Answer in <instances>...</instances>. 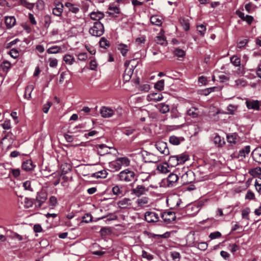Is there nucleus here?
Instances as JSON below:
<instances>
[{"instance_id": "obj_8", "label": "nucleus", "mask_w": 261, "mask_h": 261, "mask_svg": "<svg viewBox=\"0 0 261 261\" xmlns=\"http://www.w3.org/2000/svg\"><path fill=\"white\" fill-rule=\"evenodd\" d=\"M100 113L102 117L107 118L113 116L115 114V111L111 108L103 106L100 108Z\"/></svg>"}, {"instance_id": "obj_39", "label": "nucleus", "mask_w": 261, "mask_h": 261, "mask_svg": "<svg viewBox=\"0 0 261 261\" xmlns=\"http://www.w3.org/2000/svg\"><path fill=\"white\" fill-rule=\"evenodd\" d=\"M34 89L33 85L28 86L25 89L24 96L25 98L30 99L31 97V93Z\"/></svg>"}, {"instance_id": "obj_43", "label": "nucleus", "mask_w": 261, "mask_h": 261, "mask_svg": "<svg viewBox=\"0 0 261 261\" xmlns=\"http://www.w3.org/2000/svg\"><path fill=\"white\" fill-rule=\"evenodd\" d=\"M24 206L27 208H30L35 203L34 200L31 198L25 197L23 199Z\"/></svg>"}, {"instance_id": "obj_47", "label": "nucleus", "mask_w": 261, "mask_h": 261, "mask_svg": "<svg viewBox=\"0 0 261 261\" xmlns=\"http://www.w3.org/2000/svg\"><path fill=\"white\" fill-rule=\"evenodd\" d=\"M138 177L140 180L143 182H144L145 181L148 180L151 176L148 173L142 172L138 175Z\"/></svg>"}, {"instance_id": "obj_55", "label": "nucleus", "mask_w": 261, "mask_h": 261, "mask_svg": "<svg viewBox=\"0 0 261 261\" xmlns=\"http://www.w3.org/2000/svg\"><path fill=\"white\" fill-rule=\"evenodd\" d=\"M44 26L45 28H48L51 22V19L50 16L46 15L44 17Z\"/></svg>"}, {"instance_id": "obj_13", "label": "nucleus", "mask_w": 261, "mask_h": 261, "mask_svg": "<svg viewBox=\"0 0 261 261\" xmlns=\"http://www.w3.org/2000/svg\"><path fill=\"white\" fill-rule=\"evenodd\" d=\"M35 165L33 164V162L31 160H27L22 163L21 168L25 171H31L34 170Z\"/></svg>"}, {"instance_id": "obj_63", "label": "nucleus", "mask_w": 261, "mask_h": 261, "mask_svg": "<svg viewBox=\"0 0 261 261\" xmlns=\"http://www.w3.org/2000/svg\"><path fill=\"white\" fill-rule=\"evenodd\" d=\"M23 187L24 189L26 190L32 191V188L31 187V181L29 180L25 181L23 183Z\"/></svg>"}, {"instance_id": "obj_4", "label": "nucleus", "mask_w": 261, "mask_h": 261, "mask_svg": "<svg viewBox=\"0 0 261 261\" xmlns=\"http://www.w3.org/2000/svg\"><path fill=\"white\" fill-rule=\"evenodd\" d=\"M161 217L164 222L167 224L171 223L176 219L175 213L171 211L161 213Z\"/></svg>"}, {"instance_id": "obj_7", "label": "nucleus", "mask_w": 261, "mask_h": 261, "mask_svg": "<svg viewBox=\"0 0 261 261\" xmlns=\"http://www.w3.org/2000/svg\"><path fill=\"white\" fill-rule=\"evenodd\" d=\"M148 191V188L143 185H137L131 190V193L139 197Z\"/></svg>"}, {"instance_id": "obj_34", "label": "nucleus", "mask_w": 261, "mask_h": 261, "mask_svg": "<svg viewBox=\"0 0 261 261\" xmlns=\"http://www.w3.org/2000/svg\"><path fill=\"white\" fill-rule=\"evenodd\" d=\"M179 21L183 29L185 31H187L190 29V23L189 19L185 18H180Z\"/></svg>"}, {"instance_id": "obj_21", "label": "nucleus", "mask_w": 261, "mask_h": 261, "mask_svg": "<svg viewBox=\"0 0 261 261\" xmlns=\"http://www.w3.org/2000/svg\"><path fill=\"white\" fill-rule=\"evenodd\" d=\"M90 18L91 19L93 20H96V21H99V20L102 19L105 15L103 13L100 12H92L90 13Z\"/></svg>"}, {"instance_id": "obj_52", "label": "nucleus", "mask_w": 261, "mask_h": 261, "mask_svg": "<svg viewBox=\"0 0 261 261\" xmlns=\"http://www.w3.org/2000/svg\"><path fill=\"white\" fill-rule=\"evenodd\" d=\"M142 256L143 258H146L148 260H151L153 259V255L145 250L142 251Z\"/></svg>"}, {"instance_id": "obj_19", "label": "nucleus", "mask_w": 261, "mask_h": 261, "mask_svg": "<svg viewBox=\"0 0 261 261\" xmlns=\"http://www.w3.org/2000/svg\"><path fill=\"white\" fill-rule=\"evenodd\" d=\"M5 24L7 29L12 28L16 23V19L14 16H6L5 20Z\"/></svg>"}, {"instance_id": "obj_33", "label": "nucleus", "mask_w": 261, "mask_h": 261, "mask_svg": "<svg viewBox=\"0 0 261 261\" xmlns=\"http://www.w3.org/2000/svg\"><path fill=\"white\" fill-rule=\"evenodd\" d=\"M214 143L218 147H222L225 144V141L224 140V139L221 138V137L220 136L216 135L214 138Z\"/></svg>"}, {"instance_id": "obj_48", "label": "nucleus", "mask_w": 261, "mask_h": 261, "mask_svg": "<svg viewBox=\"0 0 261 261\" xmlns=\"http://www.w3.org/2000/svg\"><path fill=\"white\" fill-rule=\"evenodd\" d=\"M164 88V80H161L158 81L154 85V88L159 91H162Z\"/></svg>"}, {"instance_id": "obj_50", "label": "nucleus", "mask_w": 261, "mask_h": 261, "mask_svg": "<svg viewBox=\"0 0 261 261\" xmlns=\"http://www.w3.org/2000/svg\"><path fill=\"white\" fill-rule=\"evenodd\" d=\"M61 47L58 46H54L47 50V53L50 54H57L60 52Z\"/></svg>"}, {"instance_id": "obj_28", "label": "nucleus", "mask_w": 261, "mask_h": 261, "mask_svg": "<svg viewBox=\"0 0 261 261\" xmlns=\"http://www.w3.org/2000/svg\"><path fill=\"white\" fill-rule=\"evenodd\" d=\"M169 167V166L167 163L160 164L158 165L157 170L162 173H167L170 171L168 169Z\"/></svg>"}, {"instance_id": "obj_60", "label": "nucleus", "mask_w": 261, "mask_h": 261, "mask_svg": "<svg viewBox=\"0 0 261 261\" xmlns=\"http://www.w3.org/2000/svg\"><path fill=\"white\" fill-rule=\"evenodd\" d=\"M10 55L12 58L16 59L19 56V52L17 49L12 48L10 51Z\"/></svg>"}, {"instance_id": "obj_64", "label": "nucleus", "mask_w": 261, "mask_h": 261, "mask_svg": "<svg viewBox=\"0 0 261 261\" xmlns=\"http://www.w3.org/2000/svg\"><path fill=\"white\" fill-rule=\"evenodd\" d=\"M49 205L52 206H56V205L57 203V198L55 196H51L49 198Z\"/></svg>"}, {"instance_id": "obj_36", "label": "nucleus", "mask_w": 261, "mask_h": 261, "mask_svg": "<svg viewBox=\"0 0 261 261\" xmlns=\"http://www.w3.org/2000/svg\"><path fill=\"white\" fill-rule=\"evenodd\" d=\"M250 151V146L249 145L246 146L244 148L241 149L239 152V156L245 158Z\"/></svg>"}, {"instance_id": "obj_10", "label": "nucleus", "mask_w": 261, "mask_h": 261, "mask_svg": "<svg viewBox=\"0 0 261 261\" xmlns=\"http://www.w3.org/2000/svg\"><path fill=\"white\" fill-rule=\"evenodd\" d=\"M95 148L99 155H105L110 153L109 150L111 148L108 147L105 144H99L96 145Z\"/></svg>"}, {"instance_id": "obj_56", "label": "nucleus", "mask_w": 261, "mask_h": 261, "mask_svg": "<svg viewBox=\"0 0 261 261\" xmlns=\"http://www.w3.org/2000/svg\"><path fill=\"white\" fill-rule=\"evenodd\" d=\"M110 14H115L119 13V9L116 6H110L109 8Z\"/></svg>"}, {"instance_id": "obj_31", "label": "nucleus", "mask_w": 261, "mask_h": 261, "mask_svg": "<svg viewBox=\"0 0 261 261\" xmlns=\"http://www.w3.org/2000/svg\"><path fill=\"white\" fill-rule=\"evenodd\" d=\"M63 60L65 62L66 64L71 65L75 62L74 58L70 54H66L63 57Z\"/></svg>"}, {"instance_id": "obj_5", "label": "nucleus", "mask_w": 261, "mask_h": 261, "mask_svg": "<svg viewBox=\"0 0 261 261\" xmlns=\"http://www.w3.org/2000/svg\"><path fill=\"white\" fill-rule=\"evenodd\" d=\"M156 148L162 154L168 155L170 153L167 143L163 141H157L155 144Z\"/></svg>"}, {"instance_id": "obj_51", "label": "nucleus", "mask_w": 261, "mask_h": 261, "mask_svg": "<svg viewBox=\"0 0 261 261\" xmlns=\"http://www.w3.org/2000/svg\"><path fill=\"white\" fill-rule=\"evenodd\" d=\"M197 31L199 32L200 34L203 36L206 31V26L203 24L197 25Z\"/></svg>"}, {"instance_id": "obj_14", "label": "nucleus", "mask_w": 261, "mask_h": 261, "mask_svg": "<svg viewBox=\"0 0 261 261\" xmlns=\"http://www.w3.org/2000/svg\"><path fill=\"white\" fill-rule=\"evenodd\" d=\"M163 98V96L161 93H152L147 96L146 99L148 101L157 102L161 101Z\"/></svg>"}, {"instance_id": "obj_35", "label": "nucleus", "mask_w": 261, "mask_h": 261, "mask_svg": "<svg viewBox=\"0 0 261 261\" xmlns=\"http://www.w3.org/2000/svg\"><path fill=\"white\" fill-rule=\"evenodd\" d=\"M167 163L169 166L171 167H175L176 166L179 165L177 158L176 155L170 156Z\"/></svg>"}, {"instance_id": "obj_22", "label": "nucleus", "mask_w": 261, "mask_h": 261, "mask_svg": "<svg viewBox=\"0 0 261 261\" xmlns=\"http://www.w3.org/2000/svg\"><path fill=\"white\" fill-rule=\"evenodd\" d=\"M109 167L112 172L119 170L121 168L117 159L109 163Z\"/></svg>"}, {"instance_id": "obj_9", "label": "nucleus", "mask_w": 261, "mask_h": 261, "mask_svg": "<svg viewBox=\"0 0 261 261\" xmlns=\"http://www.w3.org/2000/svg\"><path fill=\"white\" fill-rule=\"evenodd\" d=\"M178 177L177 174L170 173L167 178V186L168 187H173L176 185Z\"/></svg>"}, {"instance_id": "obj_16", "label": "nucleus", "mask_w": 261, "mask_h": 261, "mask_svg": "<svg viewBox=\"0 0 261 261\" xmlns=\"http://www.w3.org/2000/svg\"><path fill=\"white\" fill-rule=\"evenodd\" d=\"M253 159L256 162L261 164V147L256 148L252 152Z\"/></svg>"}, {"instance_id": "obj_17", "label": "nucleus", "mask_w": 261, "mask_h": 261, "mask_svg": "<svg viewBox=\"0 0 261 261\" xmlns=\"http://www.w3.org/2000/svg\"><path fill=\"white\" fill-rule=\"evenodd\" d=\"M47 198V196L44 193L38 194L36 196L35 204L38 207H40L42 204L45 202Z\"/></svg>"}, {"instance_id": "obj_44", "label": "nucleus", "mask_w": 261, "mask_h": 261, "mask_svg": "<svg viewBox=\"0 0 261 261\" xmlns=\"http://www.w3.org/2000/svg\"><path fill=\"white\" fill-rule=\"evenodd\" d=\"M194 246L202 251H205L208 246L207 243L205 242L200 243L196 242L194 244Z\"/></svg>"}, {"instance_id": "obj_54", "label": "nucleus", "mask_w": 261, "mask_h": 261, "mask_svg": "<svg viewBox=\"0 0 261 261\" xmlns=\"http://www.w3.org/2000/svg\"><path fill=\"white\" fill-rule=\"evenodd\" d=\"M174 54L178 57H183L185 56V51L181 49L176 48L174 51Z\"/></svg>"}, {"instance_id": "obj_45", "label": "nucleus", "mask_w": 261, "mask_h": 261, "mask_svg": "<svg viewBox=\"0 0 261 261\" xmlns=\"http://www.w3.org/2000/svg\"><path fill=\"white\" fill-rule=\"evenodd\" d=\"M99 45L101 47L104 48H107L110 46V42L109 41L106 39L105 37L101 38L99 41Z\"/></svg>"}, {"instance_id": "obj_29", "label": "nucleus", "mask_w": 261, "mask_h": 261, "mask_svg": "<svg viewBox=\"0 0 261 261\" xmlns=\"http://www.w3.org/2000/svg\"><path fill=\"white\" fill-rule=\"evenodd\" d=\"M63 5L62 4H58L53 9V14L56 16H60L63 12Z\"/></svg>"}, {"instance_id": "obj_15", "label": "nucleus", "mask_w": 261, "mask_h": 261, "mask_svg": "<svg viewBox=\"0 0 261 261\" xmlns=\"http://www.w3.org/2000/svg\"><path fill=\"white\" fill-rule=\"evenodd\" d=\"M150 199L148 197H142L138 198L136 201L138 207H144L149 206Z\"/></svg>"}, {"instance_id": "obj_58", "label": "nucleus", "mask_w": 261, "mask_h": 261, "mask_svg": "<svg viewBox=\"0 0 261 261\" xmlns=\"http://www.w3.org/2000/svg\"><path fill=\"white\" fill-rule=\"evenodd\" d=\"M237 107L232 105H229L227 107V110L228 111V114L230 115H233L234 112L237 110Z\"/></svg>"}, {"instance_id": "obj_42", "label": "nucleus", "mask_w": 261, "mask_h": 261, "mask_svg": "<svg viewBox=\"0 0 261 261\" xmlns=\"http://www.w3.org/2000/svg\"><path fill=\"white\" fill-rule=\"evenodd\" d=\"M155 41L162 45H166L167 44L165 37L162 35L156 36Z\"/></svg>"}, {"instance_id": "obj_61", "label": "nucleus", "mask_w": 261, "mask_h": 261, "mask_svg": "<svg viewBox=\"0 0 261 261\" xmlns=\"http://www.w3.org/2000/svg\"><path fill=\"white\" fill-rule=\"evenodd\" d=\"M1 66L4 70H8L11 67V64L7 61H4L1 65Z\"/></svg>"}, {"instance_id": "obj_18", "label": "nucleus", "mask_w": 261, "mask_h": 261, "mask_svg": "<svg viewBox=\"0 0 261 261\" xmlns=\"http://www.w3.org/2000/svg\"><path fill=\"white\" fill-rule=\"evenodd\" d=\"M120 208H126L131 205V200L128 198H124L117 202Z\"/></svg>"}, {"instance_id": "obj_32", "label": "nucleus", "mask_w": 261, "mask_h": 261, "mask_svg": "<svg viewBox=\"0 0 261 261\" xmlns=\"http://www.w3.org/2000/svg\"><path fill=\"white\" fill-rule=\"evenodd\" d=\"M65 6L68 8L69 11L75 14L77 13L80 10L77 7L69 2L66 3Z\"/></svg>"}, {"instance_id": "obj_12", "label": "nucleus", "mask_w": 261, "mask_h": 261, "mask_svg": "<svg viewBox=\"0 0 261 261\" xmlns=\"http://www.w3.org/2000/svg\"><path fill=\"white\" fill-rule=\"evenodd\" d=\"M246 107L248 109L258 111L259 110V101L257 100H247Z\"/></svg>"}, {"instance_id": "obj_23", "label": "nucleus", "mask_w": 261, "mask_h": 261, "mask_svg": "<svg viewBox=\"0 0 261 261\" xmlns=\"http://www.w3.org/2000/svg\"><path fill=\"white\" fill-rule=\"evenodd\" d=\"M72 168L70 164L65 163L61 165V173L59 174V176H61L63 174H65L71 171Z\"/></svg>"}, {"instance_id": "obj_6", "label": "nucleus", "mask_w": 261, "mask_h": 261, "mask_svg": "<svg viewBox=\"0 0 261 261\" xmlns=\"http://www.w3.org/2000/svg\"><path fill=\"white\" fill-rule=\"evenodd\" d=\"M144 218L148 223L157 222L159 221V215L154 212H146L144 214Z\"/></svg>"}, {"instance_id": "obj_2", "label": "nucleus", "mask_w": 261, "mask_h": 261, "mask_svg": "<svg viewBox=\"0 0 261 261\" xmlns=\"http://www.w3.org/2000/svg\"><path fill=\"white\" fill-rule=\"evenodd\" d=\"M135 61V60H132L130 61H126L124 63V66L125 67V70L124 72L123 79L124 82H126L130 80L134 70V69L136 67L137 64L130 65V62H133Z\"/></svg>"}, {"instance_id": "obj_37", "label": "nucleus", "mask_w": 261, "mask_h": 261, "mask_svg": "<svg viewBox=\"0 0 261 261\" xmlns=\"http://www.w3.org/2000/svg\"><path fill=\"white\" fill-rule=\"evenodd\" d=\"M179 164H184L189 160V155L186 153H181L176 155Z\"/></svg>"}, {"instance_id": "obj_57", "label": "nucleus", "mask_w": 261, "mask_h": 261, "mask_svg": "<svg viewBox=\"0 0 261 261\" xmlns=\"http://www.w3.org/2000/svg\"><path fill=\"white\" fill-rule=\"evenodd\" d=\"M221 237V233L219 231H215L212 232L209 235V238L211 240L216 239L217 238H219Z\"/></svg>"}, {"instance_id": "obj_3", "label": "nucleus", "mask_w": 261, "mask_h": 261, "mask_svg": "<svg viewBox=\"0 0 261 261\" xmlns=\"http://www.w3.org/2000/svg\"><path fill=\"white\" fill-rule=\"evenodd\" d=\"M104 26L100 21L95 22L93 27H92L89 30L90 34L95 37H100L102 36L104 33Z\"/></svg>"}, {"instance_id": "obj_59", "label": "nucleus", "mask_w": 261, "mask_h": 261, "mask_svg": "<svg viewBox=\"0 0 261 261\" xmlns=\"http://www.w3.org/2000/svg\"><path fill=\"white\" fill-rule=\"evenodd\" d=\"M48 62L50 67H56L58 65V60L55 58H49L48 59Z\"/></svg>"}, {"instance_id": "obj_46", "label": "nucleus", "mask_w": 261, "mask_h": 261, "mask_svg": "<svg viewBox=\"0 0 261 261\" xmlns=\"http://www.w3.org/2000/svg\"><path fill=\"white\" fill-rule=\"evenodd\" d=\"M249 173L253 176L261 175V168L256 167L249 170Z\"/></svg>"}, {"instance_id": "obj_62", "label": "nucleus", "mask_w": 261, "mask_h": 261, "mask_svg": "<svg viewBox=\"0 0 261 261\" xmlns=\"http://www.w3.org/2000/svg\"><path fill=\"white\" fill-rule=\"evenodd\" d=\"M78 59L82 61H86L88 58L87 54L86 53H82L77 55Z\"/></svg>"}, {"instance_id": "obj_26", "label": "nucleus", "mask_w": 261, "mask_h": 261, "mask_svg": "<svg viewBox=\"0 0 261 261\" xmlns=\"http://www.w3.org/2000/svg\"><path fill=\"white\" fill-rule=\"evenodd\" d=\"M121 168L122 166L127 167L130 164V160L127 157H120L116 159Z\"/></svg>"}, {"instance_id": "obj_1", "label": "nucleus", "mask_w": 261, "mask_h": 261, "mask_svg": "<svg viewBox=\"0 0 261 261\" xmlns=\"http://www.w3.org/2000/svg\"><path fill=\"white\" fill-rule=\"evenodd\" d=\"M117 177L119 180L125 182H129L137 180L135 173L129 169H126L121 171L118 174Z\"/></svg>"}, {"instance_id": "obj_38", "label": "nucleus", "mask_w": 261, "mask_h": 261, "mask_svg": "<svg viewBox=\"0 0 261 261\" xmlns=\"http://www.w3.org/2000/svg\"><path fill=\"white\" fill-rule=\"evenodd\" d=\"M118 49L123 56H125L128 51V46L124 44H120L118 45Z\"/></svg>"}, {"instance_id": "obj_40", "label": "nucleus", "mask_w": 261, "mask_h": 261, "mask_svg": "<svg viewBox=\"0 0 261 261\" xmlns=\"http://www.w3.org/2000/svg\"><path fill=\"white\" fill-rule=\"evenodd\" d=\"M107 172L106 170H101L96 173H94L92 174V176L94 177H96L97 178H106L107 175Z\"/></svg>"}, {"instance_id": "obj_24", "label": "nucleus", "mask_w": 261, "mask_h": 261, "mask_svg": "<svg viewBox=\"0 0 261 261\" xmlns=\"http://www.w3.org/2000/svg\"><path fill=\"white\" fill-rule=\"evenodd\" d=\"M156 108L160 111L162 114H165L169 111V106L165 103H161L156 105Z\"/></svg>"}, {"instance_id": "obj_53", "label": "nucleus", "mask_w": 261, "mask_h": 261, "mask_svg": "<svg viewBox=\"0 0 261 261\" xmlns=\"http://www.w3.org/2000/svg\"><path fill=\"white\" fill-rule=\"evenodd\" d=\"M250 213V209L246 207L242 211V216L243 219L249 220V214Z\"/></svg>"}, {"instance_id": "obj_27", "label": "nucleus", "mask_w": 261, "mask_h": 261, "mask_svg": "<svg viewBox=\"0 0 261 261\" xmlns=\"http://www.w3.org/2000/svg\"><path fill=\"white\" fill-rule=\"evenodd\" d=\"M188 116H190L193 118H197L199 115V112L197 108L195 107H191L187 111Z\"/></svg>"}, {"instance_id": "obj_20", "label": "nucleus", "mask_w": 261, "mask_h": 261, "mask_svg": "<svg viewBox=\"0 0 261 261\" xmlns=\"http://www.w3.org/2000/svg\"><path fill=\"white\" fill-rule=\"evenodd\" d=\"M184 141V137H177L175 136H171L169 137V142L173 145H178L181 142Z\"/></svg>"}, {"instance_id": "obj_25", "label": "nucleus", "mask_w": 261, "mask_h": 261, "mask_svg": "<svg viewBox=\"0 0 261 261\" xmlns=\"http://www.w3.org/2000/svg\"><path fill=\"white\" fill-rule=\"evenodd\" d=\"M150 20L152 24L160 26L162 24V18L161 16L158 15L152 16Z\"/></svg>"}, {"instance_id": "obj_30", "label": "nucleus", "mask_w": 261, "mask_h": 261, "mask_svg": "<svg viewBox=\"0 0 261 261\" xmlns=\"http://www.w3.org/2000/svg\"><path fill=\"white\" fill-rule=\"evenodd\" d=\"M193 175V172L192 171L189 170V171L186 172L185 173H184L182 175L181 178L183 180L184 183H186V184L190 183L192 181V178L188 179V176L192 177Z\"/></svg>"}, {"instance_id": "obj_11", "label": "nucleus", "mask_w": 261, "mask_h": 261, "mask_svg": "<svg viewBox=\"0 0 261 261\" xmlns=\"http://www.w3.org/2000/svg\"><path fill=\"white\" fill-rule=\"evenodd\" d=\"M236 14L243 21H246L248 24L250 25L254 18L251 15H245L244 13L239 10H237L236 12Z\"/></svg>"}, {"instance_id": "obj_49", "label": "nucleus", "mask_w": 261, "mask_h": 261, "mask_svg": "<svg viewBox=\"0 0 261 261\" xmlns=\"http://www.w3.org/2000/svg\"><path fill=\"white\" fill-rule=\"evenodd\" d=\"M230 62L235 66H240L241 64V60L236 56L230 58Z\"/></svg>"}, {"instance_id": "obj_41", "label": "nucleus", "mask_w": 261, "mask_h": 261, "mask_svg": "<svg viewBox=\"0 0 261 261\" xmlns=\"http://www.w3.org/2000/svg\"><path fill=\"white\" fill-rule=\"evenodd\" d=\"M112 192L114 195L119 196L122 195V187L118 185L115 186L112 188Z\"/></svg>"}]
</instances>
